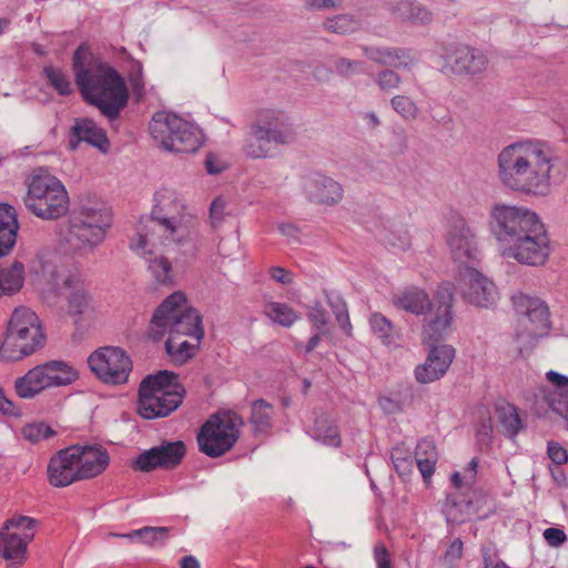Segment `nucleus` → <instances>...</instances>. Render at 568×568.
Returning <instances> with one entry per match:
<instances>
[{
    "label": "nucleus",
    "mask_w": 568,
    "mask_h": 568,
    "mask_svg": "<svg viewBox=\"0 0 568 568\" xmlns=\"http://www.w3.org/2000/svg\"><path fill=\"white\" fill-rule=\"evenodd\" d=\"M488 227L500 255L527 266H541L550 255V240L539 215L521 205L495 203L489 209Z\"/></svg>",
    "instance_id": "obj_1"
},
{
    "label": "nucleus",
    "mask_w": 568,
    "mask_h": 568,
    "mask_svg": "<svg viewBox=\"0 0 568 568\" xmlns=\"http://www.w3.org/2000/svg\"><path fill=\"white\" fill-rule=\"evenodd\" d=\"M148 237L159 242L166 253L194 251V216L175 189L162 187L154 193L150 215L140 219L130 241L131 251L144 253Z\"/></svg>",
    "instance_id": "obj_2"
},
{
    "label": "nucleus",
    "mask_w": 568,
    "mask_h": 568,
    "mask_svg": "<svg viewBox=\"0 0 568 568\" xmlns=\"http://www.w3.org/2000/svg\"><path fill=\"white\" fill-rule=\"evenodd\" d=\"M500 183L514 192L546 196L550 193L552 158L544 143L521 140L505 146L497 156Z\"/></svg>",
    "instance_id": "obj_3"
},
{
    "label": "nucleus",
    "mask_w": 568,
    "mask_h": 568,
    "mask_svg": "<svg viewBox=\"0 0 568 568\" xmlns=\"http://www.w3.org/2000/svg\"><path fill=\"white\" fill-rule=\"evenodd\" d=\"M88 55L85 45H80L73 54L75 83L87 102L95 105L108 119L114 120L128 103L125 83L108 63L99 59L87 62Z\"/></svg>",
    "instance_id": "obj_4"
},
{
    "label": "nucleus",
    "mask_w": 568,
    "mask_h": 568,
    "mask_svg": "<svg viewBox=\"0 0 568 568\" xmlns=\"http://www.w3.org/2000/svg\"><path fill=\"white\" fill-rule=\"evenodd\" d=\"M111 222V213L102 204L81 202L61 229L60 240L71 252L89 255L103 243Z\"/></svg>",
    "instance_id": "obj_5"
},
{
    "label": "nucleus",
    "mask_w": 568,
    "mask_h": 568,
    "mask_svg": "<svg viewBox=\"0 0 568 568\" xmlns=\"http://www.w3.org/2000/svg\"><path fill=\"white\" fill-rule=\"evenodd\" d=\"M23 202L33 215L43 221H54L64 216L70 206L64 184L42 168L34 170L30 175Z\"/></svg>",
    "instance_id": "obj_6"
},
{
    "label": "nucleus",
    "mask_w": 568,
    "mask_h": 568,
    "mask_svg": "<svg viewBox=\"0 0 568 568\" xmlns=\"http://www.w3.org/2000/svg\"><path fill=\"white\" fill-rule=\"evenodd\" d=\"M184 388L178 382V376L169 371H160L141 382L138 412L144 419L165 417L182 404Z\"/></svg>",
    "instance_id": "obj_7"
},
{
    "label": "nucleus",
    "mask_w": 568,
    "mask_h": 568,
    "mask_svg": "<svg viewBox=\"0 0 568 568\" xmlns=\"http://www.w3.org/2000/svg\"><path fill=\"white\" fill-rule=\"evenodd\" d=\"M193 334L196 342L204 335L199 313L192 308L183 292L169 295L154 311L150 323V336L161 339L169 333Z\"/></svg>",
    "instance_id": "obj_8"
},
{
    "label": "nucleus",
    "mask_w": 568,
    "mask_h": 568,
    "mask_svg": "<svg viewBox=\"0 0 568 568\" xmlns=\"http://www.w3.org/2000/svg\"><path fill=\"white\" fill-rule=\"evenodd\" d=\"M43 339L38 315L29 307H17L0 346V358L8 362L20 361L40 348Z\"/></svg>",
    "instance_id": "obj_9"
},
{
    "label": "nucleus",
    "mask_w": 568,
    "mask_h": 568,
    "mask_svg": "<svg viewBox=\"0 0 568 568\" xmlns=\"http://www.w3.org/2000/svg\"><path fill=\"white\" fill-rule=\"evenodd\" d=\"M151 136L170 152L194 153L203 142L201 130L179 115L156 112L149 125Z\"/></svg>",
    "instance_id": "obj_10"
},
{
    "label": "nucleus",
    "mask_w": 568,
    "mask_h": 568,
    "mask_svg": "<svg viewBox=\"0 0 568 568\" xmlns=\"http://www.w3.org/2000/svg\"><path fill=\"white\" fill-rule=\"evenodd\" d=\"M78 378V371L69 363L48 361L18 377L14 381V390L20 398L33 399L48 389L69 386Z\"/></svg>",
    "instance_id": "obj_11"
},
{
    "label": "nucleus",
    "mask_w": 568,
    "mask_h": 568,
    "mask_svg": "<svg viewBox=\"0 0 568 568\" xmlns=\"http://www.w3.org/2000/svg\"><path fill=\"white\" fill-rule=\"evenodd\" d=\"M513 304L519 315L516 336L520 351L528 349L535 345L539 337L549 333L548 306L540 298L523 293L513 296Z\"/></svg>",
    "instance_id": "obj_12"
},
{
    "label": "nucleus",
    "mask_w": 568,
    "mask_h": 568,
    "mask_svg": "<svg viewBox=\"0 0 568 568\" xmlns=\"http://www.w3.org/2000/svg\"><path fill=\"white\" fill-rule=\"evenodd\" d=\"M242 425V417L234 412L213 415L197 435L200 450L209 457L225 454L239 439Z\"/></svg>",
    "instance_id": "obj_13"
},
{
    "label": "nucleus",
    "mask_w": 568,
    "mask_h": 568,
    "mask_svg": "<svg viewBox=\"0 0 568 568\" xmlns=\"http://www.w3.org/2000/svg\"><path fill=\"white\" fill-rule=\"evenodd\" d=\"M37 526L38 521L29 516L16 515L7 519L0 528V557L14 566L23 564Z\"/></svg>",
    "instance_id": "obj_14"
},
{
    "label": "nucleus",
    "mask_w": 568,
    "mask_h": 568,
    "mask_svg": "<svg viewBox=\"0 0 568 568\" xmlns=\"http://www.w3.org/2000/svg\"><path fill=\"white\" fill-rule=\"evenodd\" d=\"M92 373L104 384L122 385L128 383L132 371V361L120 347L105 346L94 351L88 358Z\"/></svg>",
    "instance_id": "obj_15"
},
{
    "label": "nucleus",
    "mask_w": 568,
    "mask_h": 568,
    "mask_svg": "<svg viewBox=\"0 0 568 568\" xmlns=\"http://www.w3.org/2000/svg\"><path fill=\"white\" fill-rule=\"evenodd\" d=\"M457 290L466 303L478 308H493L499 300L495 283L474 266L459 270Z\"/></svg>",
    "instance_id": "obj_16"
},
{
    "label": "nucleus",
    "mask_w": 568,
    "mask_h": 568,
    "mask_svg": "<svg viewBox=\"0 0 568 568\" xmlns=\"http://www.w3.org/2000/svg\"><path fill=\"white\" fill-rule=\"evenodd\" d=\"M446 244L452 258L459 265V270L473 266V263L479 258L480 252L476 235L464 219L452 223L446 233Z\"/></svg>",
    "instance_id": "obj_17"
},
{
    "label": "nucleus",
    "mask_w": 568,
    "mask_h": 568,
    "mask_svg": "<svg viewBox=\"0 0 568 568\" xmlns=\"http://www.w3.org/2000/svg\"><path fill=\"white\" fill-rule=\"evenodd\" d=\"M302 190L308 202L322 206H334L344 195V190L337 181L318 172L302 178Z\"/></svg>",
    "instance_id": "obj_18"
},
{
    "label": "nucleus",
    "mask_w": 568,
    "mask_h": 568,
    "mask_svg": "<svg viewBox=\"0 0 568 568\" xmlns=\"http://www.w3.org/2000/svg\"><path fill=\"white\" fill-rule=\"evenodd\" d=\"M185 455L183 442H166L154 446L138 456L134 469L150 471L155 468H171L179 465Z\"/></svg>",
    "instance_id": "obj_19"
},
{
    "label": "nucleus",
    "mask_w": 568,
    "mask_h": 568,
    "mask_svg": "<svg viewBox=\"0 0 568 568\" xmlns=\"http://www.w3.org/2000/svg\"><path fill=\"white\" fill-rule=\"evenodd\" d=\"M254 123L273 141L274 145L290 144L295 140L296 133L290 116L280 110L262 111Z\"/></svg>",
    "instance_id": "obj_20"
},
{
    "label": "nucleus",
    "mask_w": 568,
    "mask_h": 568,
    "mask_svg": "<svg viewBox=\"0 0 568 568\" xmlns=\"http://www.w3.org/2000/svg\"><path fill=\"white\" fill-rule=\"evenodd\" d=\"M72 446L60 449L48 464V480L54 487H67L81 480L77 458Z\"/></svg>",
    "instance_id": "obj_21"
},
{
    "label": "nucleus",
    "mask_w": 568,
    "mask_h": 568,
    "mask_svg": "<svg viewBox=\"0 0 568 568\" xmlns=\"http://www.w3.org/2000/svg\"><path fill=\"white\" fill-rule=\"evenodd\" d=\"M455 357V349L450 345H438L430 348L427 358L417 365L414 375L418 383L429 384L442 378L448 371Z\"/></svg>",
    "instance_id": "obj_22"
},
{
    "label": "nucleus",
    "mask_w": 568,
    "mask_h": 568,
    "mask_svg": "<svg viewBox=\"0 0 568 568\" xmlns=\"http://www.w3.org/2000/svg\"><path fill=\"white\" fill-rule=\"evenodd\" d=\"M144 253L134 252L140 257L144 258L148 263V270L154 280L160 284H172L174 281V275L172 272V264L168 256H164L163 253L166 252L163 247L155 242L152 237H148V244L145 246ZM186 253H168V255H173L176 261L180 255H185Z\"/></svg>",
    "instance_id": "obj_23"
},
{
    "label": "nucleus",
    "mask_w": 568,
    "mask_h": 568,
    "mask_svg": "<svg viewBox=\"0 0 568 568\" xmlns=\"http://www.w3.org/2000/svg\"><path fill=\"white\" fill-rule=\"evenodd\" d=\"M446 62L456 74L476 75L486 69L487 59L481 51L458 44L447 53Z\"/></svg>",
    "instance_id": "obj_24"
},
{
    "label": "nucleus",
    "mask_w": 568,
    "mask_h": 568,
    "mask_svg": "<svg viewBox=\"0 0 568 568\" xmlns=\"http://www.w3.org/2000/svg\"><path fill=\"white\" fill-rule=\"evenodd\" d=\"M81 480L102 474L110 463L106 449L100 445H72Z\"/></svg>",
    "instance_id": "obj_25"
},
{
    "label": "nucleus",
    "mask_w": 568,
    "mask_h": 568,
    "mask_svg": "<svg viewBox=\"0 0 568 568\" xmlns=\"http://www.w3.org/2000/svg\"><path fill=\"white\" fill-rule=\"evenodd\" d=\"M64 286L71 292L68 296L69 312L72 315L91 317L95 313L97 303L78 272L70 274L64 280Z\"/></svg>",
    "instance_id": "obj_26"
},
{
    "label": "nucleus",
    "mask_w": 568,
    "mask_h": 568,
    "mask_svg": "<svg viewBox=\"0 0 568 568\" xmlns=\"http://www.w3.org/2000/svg\"><path fill=\"white\" fill-rule=\"evenodd\" d=\"M453 294L448 291L439 293V305L433 318L425 322L423 335L429 341H438L443 337L453 323Z\"/></svg>",
    "instance_id": "obj_27"
},
{
    "label": "nucleus",
    "mask_w": 568,
    "mask_h": 568,
    "mask_svg": "<svg viewBox=\"0 0 568 568\" xmlns=\"http://www.w3.org/2000/svg\"><path fill=\"white\" fill-rule=\"evenodd\" d=\"M82 141L97 148L101 152H106L109 149V140L104 131L98 128L92 120L87 118L75 120L71 128L69 145L72 150H75Z\"/></svg>",
    "instance_id": "obj_28"
},
{
    "label": "nucleus",
    "mask_w": 568,
    "mask_h": 568,
    "mask_svg": "<svg viewBox=\"0 0 568 568\" xmlns=\"http://www.w3.org/2000/svg\"><path fill=\"white\" fill-rule=\"evenodd\" d=\"M33 271L50 284H64V280L71 274H67L62 256L53 251H41L36 256L32 265Z\"/></svg>",
    "instance_id": "obj_29"
},
{
    "label": "nucleus",
    "mask_w": 568,
    "mask_h": 568,
    "mask_svg": "<svg viewBox=\"0 0 568 568\" xmlns=\"http://www.w3.org/2000/svg\"><path fill=\"white\" fill-rule=\"evenodd\" d=\"M368 324L376 338L387 348L396 349L403 346V334L392 321L382 313H372L368 318Z\"/></svg>",
    "instance_id": "obj_30"
},
{
    "label": "nucleus",
    "mask_w": 568,
    "mask_h": 568,
    "mask_svg": "<svg viewBox=\"0 0 568 568\" xmlns=\"http://www.w3.org/2000/svg\"><path fill=\"white\" fill-rule=\"evenodd\" d=\"M19 229L13 206L0 204V258L8 255L17 241Z\"/></svg>",
    "instance_id": "obj_31"
},
{
    "label": "nucleus",
    "mask_w": 568,
    "mask_h": 568,
    "mask_svg": "<svg viewBox=\"0 0 568 568\" xmlns=\"http://www.w3.org/2000/svg\"><path fill=\"white\" fill-rule=\"evenodd\" d=\"M396 307L414 315H424L432 308V301L423 288L408 287L394 301Z\"/></svg>",
    "instance_id": "obj_32"
},
{
    "label": "nucleus",
    "mask_w": 568,
    "mask_h": 568,
    "mask_svg": "<svg viewBox=\"0 0 568 568\" xmlns=\"http://www.w3.org/2000/svg\"><path fill=\"white\" fill-rule=\"evenodd\" d=\"M24 278V265L19 261H13L10 265L0 267V297L13 296L20 292Z\"/></svg>",
    "instance_id": "obj_33"
},
{
    "label": "nucleus",
    "mask_w": 568,
    "mask_h": 568,
    "mask_svg": "<svg viewBox=\"0 0 568 568\" xmlns=\"http://www.w3.org/2000/svg\"><path fill=\"white\" fill-rule=\"evenodd\" d=\"M273 141L266 139L263 131L253 122L246 133L244 153L252 159H265L271 154Z\"/></svg>",
    "instance_id": "obj_34"
},
{
    "label": "nucleus",
    "mask_w": 568,
    "mask_h": 568,
    "mask_svg": "<svg viewBox=\"0 0 568 568\" xmlns=\"http://www.w3.org/2000/svg\"><path fill=\"white\" fill-rule=\"evenodd\" d=\"M437 458L436 446L432 439L423 438L418 442L415 450V463L425 481L432 478Z\"/></svg>",
    "instance_id": "obj_35"
},
{
    "label": "nucleus",
    "mask_w": 568,
    "mask_h": 568,
    "mask_svg": "<svg viewBox=\"0 0 568 568\" xmlns=\"http://www.w3.org/2000/svg\"><path fill=\"white\" fill-rule=\"evenodd\" d=\"M168 335L165 351L174 363L183 364L194 355L195 345L189 343L186 339H182V337L185 336L193 337V334L171 332Z\"/></svg>",
    "instance_id": "obj_36"
},
{
    "label": "nucleus",
    "mask_w": 568,
    "mask_h": 568,
    "mask_svg": "<svg viewBox=\"0 0 568 568\" xmlns=\"http://www.w3.org/2000/svg\"><path fill=\"white\" fill-rule=\"evenodd\" d=\"M496 417L498 429L507 437H515L523 428V423L517 408L509 403L497 405Z\"/></svg>",
    "instance_id": "obj_37"
},
{
    "label": "nucleus",
    "mask_w": 568,
    "mask_h": 568,
    "mask_svg": "<svg viewBox=\"0 0 568 568\" xmlns=\"http://www.w3.org/2000/svg\"><path fill=\"white\" fill-rule=\"evenodd\" d=\"M274 407L264 399H256L251 406V416L248 418L255 434H264L273 425Z\"/></svg>",
    "instance_id": "obj_38"
},
{
    "label": "nucleus",
    "mask_w": 568,
    "mask_h": 568,
    "mask_svg": "<svg viewBox=\"0 0 568 568\" xmlns=\"http://www.w3.org/2000/svg\"><path fill=\"white\" fill-rule=\"evenodd\" d=\"M381 241L399 251H406L410 247V236L406 225L400 223H388L378 234Z\"/></svg>",
    "instance_id": "obj_39"
},
{
    "label": "nucleus",
    "mask_w": 568,
    "mask_h": 568,
    "mask_svg": "<svg viewBox=\"0 0 568 568\" xmlns=\"http://www.w3.org/2000/svg\"><path fill=\"white\" fill-rule=\"evenodd\" d=\"M264 314L283 327H291L300 320V315L285 303L270 302L264 306Z\"/></svg>",
    "instance_id": "obj_40"
},
{
    "label": "nucleus",
    "mask_w": 568,
    "mask_h": 568,
    "mask_svg": "<svg viewBox=\"0 0 568 568\" xmlns=\"http://www.w3.org/2000/svg\"><path fill=\"white\" fill-rule=\"evenodd\" d=\"M312 436L327 446L337 447L341 444L337 426L326 416H320L315 419Z\"/></svg>",
    "instance_id": "obj_41"
},
{
    "label": "nucleus",
    "mask_w": 568,
    "mask_h": 568,
    "mask_svg": "<svg viewBox=\"0 0 568 568\" xmlns=\"http://www.w3.org/2000/svg\"><path fill=\"white\" fill-rule=\"evenodd\" d=\"M389 104L392 110L405 122H414L417 120L420 108L417 102L408 95L395 94L390 98Z\"/></svg>",
    "instance_id": "obj_42"
},
{
    "label": "nucleus",
    "mask_w": 568,
    "mask_h": 568,
    "mask_svg": "<svg viewBox=\"0 0 568 568\" xmlns=\"http://www.w3.org/2000/svg\"><path fill=\"white\" fill-rule=\"evenodd\" d=\"M362 28V21L353 14H337L324 21V29L336 34L353 33Z\"/></svg>",
    "instance_id": "obj_43"
},
{
    "label": "nucleus",
    "mask_w": 568,
    "mask_h": 568,
    "mask_svg": "<svg viewBox=\"0 0 568 568\" xmlns=\"http://www.w3.org/2000/svg\"><path fill=\"white\" fill-rule=\"evenodd\" d=\"M326 303L331 307L332 312L336 317V322L338 323L342 331L347 335H352V324L349 321V315L347 311V305L342 297V295L337 292H327L326 293Z\"/></svg>",
    "instance_id": "obj_44"
},
{
    "label": "nucleus",
    "mask_w": 568,
    "mask_h": 568,
    "mask_svg": "<svg viewBox=\"0 0 568 568\" xmlns=\"http://www.w3.org/2000/svg\"><path fill=\"white\" fill-rule=\"evenodd\" d=\"M443 511L448 521L460 524L468 519L471 515V503L458 501L455 495H449L443 507Z\"/></svg>",
    "instance_id": "obj_45"
},
{
    "label": "nucleus",
    "mask_w": 568,
    "mask_h": 568,
    "mask_svg": "<svg viewBox=\"0 0 568 568\" xmlns=\"http://www.w3.org/2000/svg\"><path fill=\"white\" fill-rule=\"evenodd\" d=\"M48 84L60 95H69L73 92V85L68 74L60 68L47 65L43 69Z\"/></svg>",
    "instance_id": "obj_46"
},
{
    "label": "nucleus",
    "mask_w": 568,
    "mask_h": 568,
    "mask_svg": "<svg viewBox=\"0 0 568 568\" xmlns=\"http://www.w3.org/2000/svg\"><path fill=\"white\" fill-rule=\"evenodd\" d=\"M22 437L31 444H39L55 435V432L45 423H30L21 428Z\"/></svg>",
    "instance_id": "obj_47"
},
{
    "label": "nucleus",
    "mask_w": 568,
    "mask_h": 568,
    "mask_svg": "<svg viewBox=\"0 0 568 568\" xmlns=\"http://www.w3.org/2000/svg\"><path fill=\"white\" fill-rule=\"evenodd\" d=\"M374 83L384 93H389L399 89L403 78L392 69H383L374 77Z\"/></svg>",
    "instance_id": "obj_48"
},
{
    "label": "nucleus",
    "mask_w": 568,
    "mask_h": 568,
    "mask_svg": "<svg viewBox=\"0 0 568 568\" xmlns=\"http://www.w3.org/2000/svg\"><path fill=\"white\" fill-rule=\"evenodd\" d=\"M392 462L397 474L402 477L409 476L413 473L415 459L403 447H395L392 450Z\"/></svg>",
    "instance_id": "obj_49"
},
{
    "label": "nucleus",
    "mask_w": 568,
    "mask_h": 568,
    "mask_svg": "<svg viewBox=\"0 0 568 568\" xmlns=\"http://www.w3.org/2000/svg\"><path fill=\"white\" fill-rule=\"evenodd\" d=\"M335 71L343 78H351L363 74L366 71V64L361 60H351L347 58H337L334 63Z\"/></svg>",
    "instance_id": "obj_50"
},
{
    "label": "nucleus",
    "mask_w": 568,
    "mask_h": 568,
    "mask_svg": "<svg viewBox=\"0 0 568 568\" xmlns=\"http://www.w3.org/2000/svg\"><path fill=\"white\" fill-rule=\"evenodd\" d=\"M388 53L387 60L390 62L386 65L392 68L408 70L415 63V58L407 49L389 47Z\"/></svg>",
    "instance_id": "obj_51"
},
{
    "label": "nucleus",
    "mask_w": 568,
    "mask_h": 568,
    "mask_svg": "<svg viewBox=\"0 0 568 568\" xmlns=\"http://www.w3.org/2000/svg\"><path fill=\"white\" fill-rule=\"evenodd\" d=\"M415 0H385L384 6L396 18L408 21V13Z\"/></svg>",
    "instance_id": "obj_52"
},
{
    "label": "nucleus",
    "mask_w": 568,
    "mask_h": 568,
    "mask_svg": "<svg viewBox=\"0 0 568 568\" xmlns=\"http://www.w3.org/2000/svg\"><path fill=\"white\" fill-rule=\"evenodd\" d=\"M168 531L169 529L166 527L145 526L142 544L151 547L161 546L168 537Z\"/></svg>",
    "instance_id": "obj_53"
},
{
    "label": "nucleus",
    "mask_w": 568,
    "mask_h": 568,
    "mask_svg": "<svg viewBox=\"0 0 568 568\" xmlns=\"http://www.w3.org/2000/svg\"><path fill=\"white\" fill-rule=\"evenodd\" d=\"M433 21V13L422 3L416 0L413 3L412 10L408 13V21L413 24L425 26Z\"/></svg>",
    "instance_id": "obj_54"
},
{
    "label": "nucleus",
    "mask_w": 568,
    "mask_h": 568,
    "mask_svg": "<svg viewBox=\"0 0 568 568\" xmlns=\"http://www.w3.org/2000/svg\"><path fill=\"white\" fill-rule=\"evenodd\" d=\"M129 81H130L133 92L139 98H142L144 95L145 91H144L142 64L139 61H135L132 63L130 74H129Z\"/></svg>",
    "instance_id": "obj_55"
},
{
    "label": "nucleus",
    "mask_w": 568,
    "mask_h": 568,
    "mask_svg": "<svg viewBox=\"0 0 568 568\" xmlns=\"http://www.w3.org/2000/svg\"><path fill=\"white\" fill-rule=\"evenodd\" d=\"M464 545L459 538L452 541L443 556V564L453 567L463 557Z\"/></svg>",
    "instance_id": "obj_56"
},
{
    "label": "nucleus",
    "mask_w": 568,
    "mask_h": 568,
    "mask_svg": "<svg viewBox=\"0 0 568 568\" xmlns=\"http://www.w3.org/2000/svg\"><path fill=\"white\" fill-rule=\"evenodd\" d=\"M389 47H364L363 53L364 55L373 62L386 65L389 53Z\"/></svg>",
    "instance_id": "obj_57"
},
{
    "label": "nucleus",
    "mask_w": 568,
    "mask_h": 568,
    "mask_svg": "<svg viewBox=\"0 0 568 568\" xmlns=\"http://www.w3.org/2000/svg\"><path fill=\"white\" fill-rule=\"evenodd\" d=\"M308 320L318 331H321L324 326H326L328 316L326 311L318 303H315L310 308Z\"/></svg>",
    "instance_id": "obj_58"
},
{
    "label": "nucleus",
    "mask_w": 568,
    "mask_h": 568,
    "mask_svg": "<svg viewBox=\"0 0 568 568\" xmlns=\"http://www.w3.org/2000/svg\"><path fill=\"white\" fill-rule=\"evenodd\" d=\"M548 457L556 465H564L568 460L567 450L560 446L558 443L549 442L547 447Z\"/></svg>",
    "instance_id": "obj_59"
},
{
    "label": "nucleus",
    "mask_w": 568,
    "mask_h": 568,
    "mask_svg": "<svg viewBox=\"0 0 568 568\" xmlns=\"http://www.w3.org/2000/svg\"><path fill=\"white\" fill-rule=\"evenodd\" d=\"M542 536L547 544L555 548L561 546L567 540L565 531L555 527L545 529Z\"/></svg>",
    "instance_id": "obj_60"
},
{
    "label": "nucleus",
    "mask_w": 568,
    "mask_h": 568,
    "mask_svg": "<svg viewBox=\"0 0 568 568\" xmlns=\"http://www.w3.org/2000/svg\"><path fill=\"white\" fill-rule=\"evenodd\" d=\"M225 210H226V201L223 197H216L210 209L211 213V220L214 226L220 224L224 216H225Z\"/></svg>",
    "instance_id": "obj_61"
},
{
    "label": "nucleus",
    "mask_w": 568,
    "mask_h": 568,
    "mask_svg": "<svg viewBox=\"0 0 568 568\" xmlns=\"http://www.w3.org/2000/svg\"><path fill=\"white\" fill-rule=\"evenodd\" d=\"M374 559L377 568H392L390 555L384 544L375 545Z\"/></svg>",
    "instance_id": "obj_62"
},
{
    "label": "nucleus",
    "mask_w": 568,
    "mask_h": 568,
    "mask_svg": "<svg viewBox=\"0 0 568 568\" xmlns=\"http://www.w3.org/2000/svg\"><path fill=\"white\" fill-rule=\"evenodd\" d=\"M278 232L292 243L300 242V229L293 223L283 222L278 224Z\"/></svg>",
    "instance_id": "obj_63"
},
{
    "label": "nucleus",
    "mask_w": 568,
    "mask_h": 568,
    "mask_svg": "<svg viewBox=\"0 0 568 568\" xmlns=\"http://www.w3.org/2000/svg\"><path fill=\"white\" fill-rule=\"evenodd\" d=\"M271 278L284 285H288L293 282V275L287 270L281 266H273L270 270Z\"/></svg>",
    "instance_id": "obj_64"
}]
</instances>
